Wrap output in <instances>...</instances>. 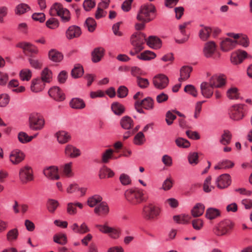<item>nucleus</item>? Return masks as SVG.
<instances>
[{"label": "nucleus", "mask_w": 252, "mask_h": 252, "mask_svg": "<svg viewBox=\"0 0 252 252\" xmlns=\"http://www.w3.org/2000/svg\"><path fill=\"white\" fill-rule=\"evenodd\" d=\"M125 196L126 200L132 205H137L147 201L143 190L138 188H131L125 191Z\"/></svg>", "instance_id": "obj_1"}, {"label": "nucleus", "mask_w": 252, "mask_h": 252, "mask_svg": "<svg viewBox=\"0 0 252 252\" xmlns=\"http://www.w3.org/2000/svg\"><path fill=\"white\" fill-rule=\"evenodd\" d=\"M156 8L152 4L142 5L138 11L136 18L142 22H149L156 17Z\"/></svg>", "instance_id": "obj_2"}, {"label": "nucleus", "mask_w": 252, "mask_h": 252, "mask_svg": "<svg viewBox=\"0 0 252 252\" xmlns=\"http://www.w3.org/2000/svg\"><path fill=\"white\" fill-rule=\"evenodd\" d=\"M161 212V209L153 204H148L143 207L142 215L143 218L147 220H154L158 219Z\"/></svg>", "instance_id": "obj_3"}, {"label": "nucleus", "mask_w": 252, "mask_h": 252, "mask_svg": "<svg viewBox=\"0 0 252 252\" xmlns=\"http://www.w3.org/2000/svg\"><path fill=\"white\" fill-rule=\"evenodd\" d=\"M29 121L30 128L33 130L42 129L45 124L43 117L40 114L35 112L30 114Z\"/></svg>", "instance_id": "obj_4"}, {"label": "nucleus", "mask_w": 252, "mask_h": 252, "mask_svg": "<svg viewBox=\"0 0 252 252\" xmlns=\"http://www.w3.org/2000/svg\"><path fill=\"white\" fill-rule=\"evenodd\" d=\"M234 226V223L230 220H224L220 222L214 228V233L218 236L227 234Z\"/></svg>", "instance_id": "obj_5"}, {"label": "nucleus", "mask_w": 252, "mask_h": 252, "mask_svg": "<svg viewBox=\"0 0 252 252\" xmlns=\"http://www.w3.org/2000/svg\"><path fill=\"white\" fill-rule=\"evenodd\" d=\"M130 41L136 52L138 53L144 48L143 45L146 41V35L142 32L135 33L131 35Z\"/></svg>", "instance_id": "obj_6"}, {"label": "nucleus", "mask_w": 252, "mask_h": 252, "mask_svg": "<svg viewBox=\"0 0 252 252\" xmlns=\"http://www.w3.org/2000/svg\"><path fill=\"white\" fill-rule=\"evenodd\" d=\"M51 11H55L57 15L60 17L63 23L68 22L71 19L70 14L68 10L63 8V5L59 3H55L51 7Z\"/></svg>", "instance_id": "obj_7"}, {"label": "nucleus", "mask_w": 252, "mask_h": 252, "mask_svg": "<svg viewBox=\"0 0 252 252\" xmlns=\"http://www.w3.org/2000/svg\"><path fill=\"white\" fill-rule=\"evenodd\" d=\"M244 104H237L233 105L230 109V118L236 121H239L245 117Z\"/></svg>", "instance_id": "obj_8"}, {"label": "nucleus", "mask_w": 252, "mask_h": 252, "mask_svg": "<svg viewBox=\"0 0 252 252\" xmlns=\"http://www.w3.org/2000/svg\"><path fill=\"white\" fill-rule=\"evenodd\" d=\"M152 83L156 89L161 90L168 86L169 80L166 75L159 74L153 78Z\"/></svg>", "instance_id": "obj_9"}, {"label": "nucleus", "mask_w": 252, "mask_h": 252, "mask_svg": "<svg viewBox=\"0 0 252 252\" xmlns=\"http://www.w3.org/2000/svg\"><path fill=\"white\" fill-rule=\"evenodd\" d=\"M20 180L23 184L33 180L32 170V168L26 165L20 169L19 171Z\"/></svg>", "instance_id": "obj_10"}, {"label": "nucleus", "mask_w": 252, "mask_h": 252, "mask_svg": "<svg viewBox=\"0 0 252 252\" xmlns=\"http://www.w3.org/2000/svg\"><path fill=\"white\" fill-rule=\"evenodd\" d=\"M229 37H223L220 39V48L223 52H228L234 48L237 44V41Z\"/></svg>", "instance_id": "obj_11"}, {"label": "nucleus", "mask_w": 252, "mask_h": 252, "mask_svg": "<svg viewBox=\"0 0 252 252\" xmlns=\"http://www.w3.org/2000/svg\"><path fill=\"white\" fill-rule=\"evenodd\" d=\"M16 47L23 49L25 54L29 53L32 57L38 53V48L34 45L27 42H19L16 45Z\"/></svg>", "instance_id": "obj_12"}, {"label": "nucleus", "mask_w": 252, "mask_h": 252, "mask_svg": "<svg viewBox=\"0 0 252 252\" xmlns=\"http://www.w3.org/2000/svg\"><path fill=\"white\" fill-rule=\"evenodd\" d=\"M82 34L81 28L76 25L69 26L65 32V36L68 39L79 37Z\"/></svg>", "instance_id": "obj_13"}, {"label": "nucleus", "mask_w": 252, "mask_h": 252, "mask_svg": "<svg viewBox=\"0 0 252 252\" xmlns=\"http://www.w3.org/2000/svg\"><path fill=\"white\" fill-rule=\"evenodd\" d=\"M48 94L52 98L56 101H62L65 98V94L58 87L55 86L51 88L48 91Z\"/></svg>", "instance_id": "obj_14"}, {"label": "nucleus", "mask_w": 252, "mask_h": 252, "mask_svg": "<svg viewBox=\"0 0 252 252\" xmlns=\"http://www.w3.org/2000/svg\"><path fill=\"white\" fill-rule=\"evenodd\" d=\"M216 182L218 188L220 189L226 188L231 184L230 176L228 174H222L217 179Z\"/></svg>", "instance_id": "obj_15"}, {"label": "nucleus", "mask_w": 252, "mask_h": 252, "mask_svg": "<svg viewBox=\"0 0 252 252\" xmlns=\"http://www.w3.org/2000/svg\"><path fill=\"white\" fill-rule=\"evenodd\" d=\"M247 53L243 50H237L231 55V62L234 64L241 63L247 58Z\"/></svg>", "instance_id": "obj_16"}, {"label": "nucleus", "mask_w": 252, "mask_h": 252, "mask_svg": "<svg viewBox=\"0 0 252 252\" xmlns=\"http://www.w3.org/2000/svg\"><path fill=\"white\" fill-rule=\"evenodd\" d=\"M24 154L18 150H15L11 152L9 158L10 161L14 164H18L22 162L25 158Z\"/></svg>", "instance_id": "obj_17"}, {"label": "nucleus", "mask_w": 252, "mask_h": 252, "mask_svg": "<svg viewBox=\"0 0 252 252\" xmlns=\"http://www.w3.org/2000/svg\"><path fill=\"white\" fill-rule=\"evenodd\" d=\"M216 44L214 41H211L206 42L204 46L203 54L207 58H211L216 50Z\"/></svg>", "instance_id": "obj_18"}, {"label": "nucleus", "mask_w": 252, "mask_h": 252, "mask_svg": "<svg viewBox=\"0 0 252 252\" xmlns=\"http://www.w3.org/2000/svg\"><path fill=\"white\" fill-rule=\"evenodd\" d=\"M209 82L215 88H221L225 84V78L223 75H214L211 77Z\"/></svg>", "instance_id": "obj_19"}, {"label": "nucleus", "mask_w": 252, "mask_h": 252, "mask_svg": "<svg viewBox=\"0 0 252 252\" xmlns=\"http://www.w3.org/2000/svg\"><path fill=\"white\" fill-rule=\"evenodd\" d=\"M70 227L73 232L80 234H84L90 231L85 222H83L80 225L77 223H74L70 225Z\"/></svg>", "instance_id": "obj_20"}, {"label": "nucleus", "mask_w": 252, "mask_h": 252, "mask_svg": "<svg viewBox=\"0 0 252 252\" xmlns=\"http://www.w3.org/2000/svg\"><path fill=\"white\" fill-rule=\"evenodd\" d=\"M215 87L210 85V83L203 82L200 85L202 94L206 98H210L213 94Z\"/></svg>", "instance_id": "obj_21"}, {"label": "nucleus", "mask_w": 252, "mask_h": 252, "mask_svg": "<svg viewBox=\"0 0 252 252\" xmlns=\"http://www.w3.org/2000/svg\"><path fill=\"white\" fill-rule=\"evenodd\" d=\"M227 35L229 37L234 38L235 40L239 39V41H237V43H239L245 47H248L249 45V40L247 35H240L239 34H236L232 32L228 33Z\"/></svg>", "instance_id": "obj_22"}, {"label": "nucleus", "mask_w": 252, "mask_h": 252, "mask_svg": "<svg viewBox=\"0 0 252 252\" xmlns=\"http://www.w3.org/2000/svg\"><path fill=\"white\" fill-rule=\"evenodd\" d=\"M43 173L45 176L50 179L58 180L60 178L57 167L51 166L47 168L44 170Z\"/></svg>", "instance_id": "obj_23"}, {"label": "nucleus", "mask_w": 252, "mask_h": 252, "mask_svg": "<svg viewBox=\"0 0 252 252\" xmlns=\"http://www.w3.org/2000/svg\"><path fill=\"white\" fill-rule=\"evenodd\" d=\"M190 22L188 21L183 23L179 25V31L185 37L181 39H176V42L177 43L179 44H183L188 40L189 36L186 34V29L190 25Z\"/></svg>", "instance_id": "obj_24"}, {"label": "nucleus", "mask_w": 252, "mask_h": 252, "mask_svg": "<svg viewBox=\"0 0 252 252\" xmlns=\"http://www.w3.org/2000/svg\"><path fill=\"white\" fill-rule=\"evenodd\" d=\"M45 83L39 78L33 79L31 86L32 91L38 92L42 91L44 88Z\"/></svg>", "instance_id": "obj_25"}, {"label": "nucleus", "mask_w": 252, "mask_h": 252, "mask_svg": "<svg viewBox=\"0 0 252 252\" xmlns=\"http://www.w3.org/2000/svg\"><path fill=\"white\" fill-rule=\"evenodd\" d=\"M192 70V68L190 66H182L180 69V78L178 79V82H182L189 79Z\"/></svg>", "instance_id": "obj_26"}, {"label": "nucleus", "mask_w": 252, "mask_h": 252, "mask_svg": "<svg viewBox=\"0 0 252 252\" xmlns=\"http://www.w3.org/2000/svg\"><path fill=\"white\" fill-rule=\"evenodd\" d=\"M105 50L102 47H97L94 49L92 52V60L94 63L99 62L103 57Z\"/></svg>", "instance_id": "obj_27"}, {"label": "nucleus", "mask_w": 252, "mask_h": 252, "mask_svg": "<svg viewBox=\"0 0 252 252\" xmlns=\"http://www.w3.org/2000/svg\"><path fill=\"white\" fill-rule=\"evenodd\" d=\"M109 211V207L107 203L104 202L100 203L94 209V212L99 216H106L108 214Z\"/></svg>", "instance_id": "obj_28"}, {"label": "nucleus", "mask_w": 252, "mask_h": 252, "mask_svg": "<svg viewBox=\"0 0 252 252\" xmlns=\"http://www.w3.org/2000/svg\"><path fill=\"white\" fill-rule=\"evenodd\" d=\"M147 45L154 49H158L161 46V40L157 36H150L148 39H146Z\"/></svg>", "instance_id": "obj_29"}, {"label": "nucleus", "mask_w": 252, "mask_h": 252, "mask_svg": "<svg viewBox=\"0 0 252 252\" xmlns=\"http://www.w3.org/2000/svg\"><path fill=\"white\" fill-rule=\"evenodd\" d=\"M70 106L75 109H82L86 106L84 101L80 98H73L69 102Z\"/></svg>", "instance_id": "obj_30"}, {"label": "nucleus", "mask_w": 252, "mask_h": 252, "mask_svg": "<svg viewBox=\"0 0 252 252\" xmlns=\"http://www.w3.org/2000/svg\"><path fill=\"white\" fill-rule=\"evenodd\" d=\"M76 207L81 209L83 207V205L78 202L68 203L67 205V213L70 215H75L77 213Z\"/></svg>", "instance_id": "obj_31"}, {"label": "nucleus", "mask_w": 252, "mask_h": 252, "mask_svg": "<svg viewBox=\"0 0 252 252\" xmlns=\"http://www.w3.org/2000/svg\"><path fill=\"white\" fill-rule=\"evenodd\" d=\"M65 153L66 155L71 158H75L80 155V150L70 145L66 146L65 149Z\"/></svg>", "instance_id": "obj_32"}, {"label": "nucleus", "mask_w": 252, "mask_h": 252, "mask_svg": "<svg viewBox=\"0 0 252 252\" xmlns=\"http://www.w3.org/2000/svg\"><path fill=\"white\" fill-rule=\"evenodd\" d=\"M120 125L123 128L130 129L133 126V121L129 116H124L121 120Z\"/></svg>", "instance_id": "obj_33"}, {"label": "nucleus", "mask_w": 252, "mask_h": 252, "mask_svg": "<svg viewBox=\"0 0 252 252\" xmlns=\"http://www.w3.org/2000/svg\"><path fill=\"white\" fill-rule=\"evenodd\" d=\"M201 27L202 28L199 31V36L201 40L205 41L210 37L212 29L209 27L204 26L203 25H201Z\"/></svg>", "instance_id": "obj_34"}, {"label": "nucleus", "mask_w": 252, "mask_h": 252, "mask_svg": "<svg viewBox=\"0 0 252 252\" xmlns=\"http://www.w3.org/2000/svg\"><path fill=\"white\" fill-rule=\"evenodd\" d=\"M204 206L200 203L196 204L191 211L192 216L194 218L198 217L201 216L204 211Z\"/></svg>", "instance_id": "obj_35"}, {"label": "nucleus", "mask_w": 252, "mask_h": 252, "mask_svg": "<svg viewBox=\"0 0 252 252\" xmlns=\"http://www.w3.org/2000/svg\"><path fill=\"white\" fill-rule=\"evenodd\" d=\"M49 59L54 62H60L63 59V55L61 53L55 49H52L49 52Z\"/></svg>", "instance_id": "obj_36"}, {"label": "nucleus", "mask_w": 252, "mask_h": 252, "mask_svg": "<svg viewBox=\"0 0 252 252\" xmlns=\"http://www.w3.org/2000/svg\"><path fill=\"white\" fill-rule=\"evenodd\" d=\"M227 97L230 99H238L240 98V93L237 88L231 87L226 92Z\"/></svg>", "instance_id": "obj_37"}, {"label": "nucleus", "mask_w": 252, "mask_h": 252, "mask_svg": "<svg viewBox=\"0 0 252 252\" xmlns=\"http://www.w3.org/2000/svg\"><path fill=\"white\" fill-rule=\"evenodd\" d=\"M156 54L152 51L146 50L137 56V58L143 61H149L156 58Z\"/></svg>", "instance_id": "obj_38"}, {"label": "nucleus", "mask_w": 252, "mask_h": 252, "mask_svg": "<svg viewBox=\"0 0 252 252\" xmlns=\"http://www.w3.org/2000/svg\"><path fill=\"white\" fill-rule=\"evenodd\" d=\"M220 211L216 208H209L207 209L205 216L209 220H213L220 216Z\"/></svg>", "instance_id": "obj_39"}, {"label": "nucleus", "mask_w": 252, "mask_h": 252, "mask_svg": "<svg viewBox=\"0 0 252 252\" xmlns=\"http://www.w3.org/2000/svg\"><path fill=\"white\" fill-rule=\"evenodd\" d=\"M83 73V68L80 64H76L71 70V76L74 78H78L81 77Z\"/></svg>", "instance_id": "obj_40"}, {"label": "nucleus", "mask_w": 252, "mask_h": 252, "mask_svg": "<svg viewBox=\"0 0 252 252\" xmlns=\"http://www.w3.org/2000/svg\"><path fill=\"white\" fill-rule=\"evenodd\" d=\"M232 135L228 130H224L220 140V143L223 145H228L230 143Z\"/></svg>", "instance_id": "obj_41"}, {"label": "nucleus", "mask_w": 252, "mask_h": 252, "mask_svg": "<svg viewBox=\"0 0 252 252\" xmlns=\"http://www.w3.org/2000/svg\"><path fill=\"white\" fill-rule=\"evenodd\" d=\"M191 217L189 215L182 214L174 216V221L179 224H186L189 221Z\"/></svg>", "instance_id": "obj_42"}, {"label": "nucleus", "mask_w": 252, "mask_h": 252, "mask_svg": "<svg viewBox=\"0 0 252 252\" xmlns=\"http://www.w3.org/2000/svg\"><path fill=\"white\" fill-rule=\"evenodd\" d=\"M52 78V71L48 68H45L41 72V79L45 83H49Z\"/></svg>", "instance_id": "obj_43"}, {"label": "nucleus", "mask_w": 252, "mask_h": 252, "mask_svg": "<svg viewBox=\"0 0 252 252\" xmlns=\"http://www.w3.org/2000/svg\"><path fill=\"white\" fill-rule=\"evenodd\" d=\"M114 175V172L110 168L104 167L102 168L99 173V177L100 179H104L106 177L107 178H111Z\"/></svg>", "instance_id": "obj_44"}, {"label": "nucleus", "mask_w": 252, "mask_h": 252, "mask_svg": "<svg viewBox=\"0 0 252 252\" xmlns=\"http://www.w3.org/2000/svg\"><path fill=\"white\" fill-rule=\"evenodd\" d=\"M57 138L59 143L63 144L70 139V137L65 131H59L56 133Z\"/></svg>", "instance_id": "obj_45"}, {"label": "nucleus", "mask_w": 252, "mask_h": 252, "mask_svg": "<svg viewBox=\"0 0 252 252\" xmlns=\"http://www.w3.org/2000/svg\"><path fill=\"white\" fill-rule=\"evenodd\" d=\"M102 200L101 196L95 194L88 199L87 203L90 207H94L98 203H100Z\"/></svg>", "instance_id": "obj_46"}, {"label": "nucleus", "mask_w": 252, "mask_h": 252, "mask_svg": "<svg viewBox=\"0 0 252 252\" xmlns=\"http://www.w3.org/2000/svg\"><path fill=\"white\" fill-rule=\"evenodd\" d=\"M30 10V7L27 4L20 3L16 6L15 13L16 15H21Z\"/></svg>", "instance_id": "obj_47"}, {"label": "nucleus", "mask_w": 252, "mask_h": 252, "mask_svg": "<svg viewBox=\"0 0 252 252\" xmlns=\"http://www.w3.org/2000/svg\"><path fill=\"white\" fill-rule=\"evenodd\" d=\"M140 103L142 105L143 108L147 110L152 109L154 107V100L150 97H147L142 101Z\"/></svg>", "instance_id": "obj_48"}, {"label": "nucleus", "mask_w": 252, "mask_h": 252, "mask_svg": "<svg viewBox=\"0 0 252 252\" xmlns=\"http://www.w3.org/2000/svg\"><path fill=\"white\" fill-rule=\"evenodd\" d=\"M111 109L113 112L117 115H122L125 111L124 106L118 102L113 103L112 104Z\"/></svg>", "instance_id": "obj_49"}, {"label": "nucleus", "mask_w": 252, "mask_h": 252, "mask_svg": "<svg viewBox=\"0 0 252 252\" xmlns=\"http://www.w3.org/2000/svg\"><path fill=\"white\" fill-rule=\"evenodd\" d=\"M20 78L22 81H29L32 76L31 70L27 68L22 69L19 73Z\"/></svg>", "instance_id": "obj_50"}, {"label": "nucleus", "mask_w": 252, "mask_h": 252, "mask_svg": "<svg viewBox=\"0 0 252 252\" xmlns=\"http://www.w3.org/2000/svg\"><path fill=\"white\" fill-rule=\"evenodd\" d=\"M84 26L90 32H93L95 29L96 23L93 18L89 17L86 19Z\"/></svg>", "instance_id": "obj_51"}, {"label": "nucleus", "mask_w": 252, "mask_h": 252, "mask_svg": "<svg viewBox=\"0 0 252 252\" xmlns=\"http://www.w3.org/2000/svg\"><path fill=\"white\" fill-rule=\"evenodd\" d=\"M19 235V232L17 228H13L8 231L6 238L8 241L13 242L17 240Z\"/></svg>", "instance_id": "obj_52"}, {"label": "nucleus", "mask_w": 252, "mask_h": 252, "mask_svg": "<svg viewBox=\"0 0 252 252\" xmlns=\"http://www.w3.org/2000/svg\"><path fill=\"white\" fill-rule=\"evenodd\" d=\"M53 239L55 243L61 245H65L67 243L66 235L63 233H59L54 235Z\"/></svg>", "instance_id": "obj_53"}, {"label": "nucleus", "mask_w": 252, "mask_h": 252, "mask_svg": "<svg viewBox=\"0 0 252 252\" xmlns=\"http://www.w3.org/2000/svg\"><path fill=\"white\" fill-rule=\"evenodd\" d=\"M145 138L143 133L141 131L138 132L134 136L133 143L136 145H141L145 142Z\"/></svg>", "instance_id": "obj_54"}, {"label": "nucleus", "mask_w": 252, "mask_h": 252, "mask_svg": "<svg viewBox=\"0 0 252 252\" xmlns=\"http://www.w3.org/2000/svg\"><path fill=\"white\" fill-rule=\"evenodd\" d=\"M46 26L49 29L54 30L59 27V22L55 18H51L46 22Z\"/></svg>", "instance_id": "obj_55"}, {"label": "nucleus", "mask_w": 252, "mask_h": 252, "mask_svg": "<svg viewBox=\"0 0 252 252\" xmlns=\"http://www.w3.org/2000/svg\"><path fill=\"white\" fill-rule=\"evenodd\" d=\"M136 82L138 86L141 89L147 88L150 85V82L148 79L140 76L136 77Z\"/></svg>", "instance_id": "obj_56"}, {"label": "nucleus", "mask_w": 252, "mask_h": 252, "mask_svg": "<svg viewBox=\"0 0 252 252\" xmlns=\"http://www.w3.org/2000/svg\"><path fill=\"white\" fill-rule=\"evenodd\" d=\"M47 208L50 212L53 213L59 206L58 201L50 199L47 201Z\"/></svg>", "instance_id": "obj_57"}, {"label": "nucleus", "mask_w": 252, "mask_h": 252, "mask_svg": "<svg viewBox=\"0 0 252 252\" xmlns=\"http://www.w3.org/2000/svg\"><path fill=\"white\" fill-rule=\"evenodd\" d=\"M35 136H29L28 134L24 132H20L18 134V139L22 143H25L31 141L33 137Z\"/></svg>", "instance_id": "obj_58"}, {"label": "nucleus", "mask_w": 252, "mask_h": 252, "mask_svg": "<svg viewBox=\"0 0 252 252\" xmlns=\"http://www.w3.org/2000/svg\"><path fill=\"white\" fill-rule=\"evenodd\" d=\"M188 161L191 165H195L198 163V156L196 152L190 153L188 155Z\"/></svg>", "instance_id": "obj_59"}, {"label": "nucleus", "mask_w": 252, "mask_h": 252, "mask_svg": "<svg viewBox=\"0 0 252 252\" xmlns=\"http://www.w3.org/2000/svg\"><path fill=\"white\" fill-rule=\"evenodd\" d=\"M184 92L193 97H196L198 94L197 91L195 87L192 85H187L184 88Z\"/></svg>", "instance_id": "obj_60"}, {"label": "nucleus", "mask_w": 252, "mask_h": 252, "mask_svg": "<svg viewBox=\"0 0 252 252\" xmlns=\"http://www.w3.org/2000/svg\"><path fill=\"white\" fill-rule=\"evenodd\" d=\"M175 142L177 146L180 148H187L190 145L188 140L183 138H177Z\"/></svg>", "instance_id": "obj_61"}, {"label": "nucleus", "mask_w": 252, "mask_h": 252, "mask_svg": "<svg viewBox=\"0 0 252 252\" xmlns=\"http://www.w3.org/2000/svg\"><path fill=\"white\" fill-rule=\"evenodd\" d=\"M211 177L208 176L204 181L203 184V190L206 192H210L214 187L211 185Z\"/></svg>", "instance_id": "obj_62"}, {"label": "nucleus", "mask_w": 252, "mask_h": 252, "mask_svg": "<svg viewBox=\"0 0 252 252\" xmlns=\"http://www.w3.org/2000/svg\"><path fill=\"white\" fill-rule=\"evenodd\" d=\"M128 89L125 86H121L117 90V95L119 98H124L128 94Z\"/></svg>", "instance_id": "obj_63"}, {"label": "nucleus", "mask_w": 252, "mask_h": 252, "mask_svg": "<svg viewBox=\"0 0 252 252\" xmlns=\"http://www.w3.org/2000/svg\"><path fill=\"white\" fill-rule=\"evenodd\" d=\"M120 181L121 184L124 186L128 185L131 183V180L130 177L126 174H122L120 175Z\"/></svg>", "instance_id": "obj_64"}]
</instances>
